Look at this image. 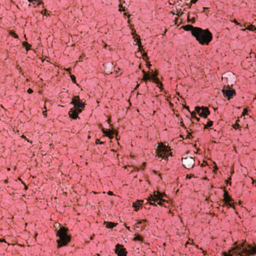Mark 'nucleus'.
<instances>
[{
  "label": "nucleus",
  "mask_w": 256,
  "mask_h": 256,
  "mask_svg": "<svg viewBox=\"0 0 256 256\" xmlns=\"http://www.w3.org/2000/svg\"><path fill=\"white\" fill-rule=\"evenodd\" d=\"M255 254L256 246H252L245 242L242 244L235 243L228 252H222V256H249Z\"/></svg>",
  "instance_id": "1"
},
{
  "label": "nucleus",
  "mask_w": 256,
  "mask_h": 256,
  "mask_svg": "<svg viewBox=\"0 0 256 256\" xmlns=\"http://www.w3.org/2000/svg\"><path fill=\"white\" fill-rule=\"evenodd\" d=\"M166 198H167V196L164 194L159 192H154V194H150L148 198L145 200H138L134 202L133 207L134 208L135 211L138 212L140 207L145 200L146 203L149 202L151 206H156L158 204L160 206L166 207V205L164 204V203L168 204Z\"/></svg>",
  "instance_id": "2"
},
{
  "label": "nucleus",
  "mask_w": 256,
  "mask_h": 256,
  "mask_svg": "<svg viewBox=\"0 0 256 256\" xmlns=\"http://www.w3.org/2000/svg\"><path fill=\"white\" fill-rule=\"evenodd\" d=\"M189 26L192 28V35L201 44H208L212 40V34L208 30H204L200 28H194L192 26Z\"/></svg>",
  "instance_id": "3"
},
{
  "label": "nucleus",
  "mask_w": 256,
  "mask_h": 256,
  "mask_svg": "<svg viewBox=\"0 0 256 256\" xmlns=\"http://www.w3.org/2000/svg\"><path fill=\"white\" fill-rule=\"evenodd\" d=\"M71 104H74V106L70 108L69 115L71 118L76 119L78 117V114L82 112L80 108L84 107V104L78 96H74L72 98Z\"/></svg>",
  "instance_id": "4"
},
{
  "label": "nucleus",
  "mask_w": 256,
  "mask_h": 256,
  "mask_svg": "<svg viewBox=\"0 0 256 256\" xmlns=\"http://www.w3.org/2000/svg\"><path fill=\"white\" fill-rule=\"evenodd\" d=\"M170 148L162 142L158 144L156 150V155L158 158H160L165 160H168V156H172V153L170 152Z\"/></svg>",
  "instance_id": "5"
},
{
  "label": "nucleus",
  "mask_w": 256,
  "mask_h": 256,
  "mask_svg": "<svg viewBox=\"0 0 256 256\" xmlns=\"http://www.w3.org/2000/svg\"><path fill=\"white\" fill-rule=\"evenodd\" d=\"M56 236L59 238L57 240L58 247L66 246L70 242V237L67 234V230L64 227L60 228L58 231Z\"/></svg>",
  "instance_id": "6"
},
{
  "label": "nucleus",
  "mask_w": 256,
  "mask_h": 256,
  "mask_svg": "<svg viewBox=\"0 0 256 256\" xmlns=\"http://www.w3.org/2000/svg\"><path fill=\"white\" fill-rule=\"evenodd\" d=\"M182 164L186 168L189 170L193 168L194 164V160L192 157L182 158Z\"/></svg>",
  "instance_id": "7"
},
{
  "label": "nucleus",
  "mask_w": 256,
  "mask_h": 256,
  "mask_svg": "<svg viewBox=\"0 0 256 256\" xmlns=\"http://www.w3.org/2000/svg\"><path fill=\"white\" fill-rule=\"evenodd\" d=\"M222 92L224 97L228 100L232 98L235 94V90L230 88L229 86L224 87L222 90Z\"/></svg>",
  "instance_id": "8"
},
{
  "label": "nucleus",
  "mask_w": 256,
  "mask_h": 256,
  "mask_svg": "<svg viewBox=\"0 0 256 256\" xmlns=\"http://www.w3.org/2000/svg\"><path fill=\"white\" fill-rule=\"evenodd\" d=\"M195 110L200 116L206 118L210 114V111L208 108L202 106H196Z\"/></svg>",
  "instance_id": "9"
},
{
  "label": "nucleus",
  "mask_w": 256,
  "mask_h": 256,
  "mask_svg": "<svg viewBox=\"0 0 256 256\" xmlns=\"http://www.w3.org/2000/svg\"><path fill=\"white\" fill-rule=\"evenodd\" d=\"M114 251L118 256H126L127 252L126 250L121 244H116Z\"/></svg>",
  "instance_id": "10"
},
{
  "label": "nucleus",
  "mask_w": 256,
  "mask_h": 256,
  "mask_svg": "<svg viewBox=\"0 0 256 256\" xmlns=\"http://www.w3.org/2000/svg\"><path fill=\"white\" fill-rule=\"evenodd\" d=\"M144 72V77H143V80L144 81H147L148 80H152L154 82L157 83L158 84L162 85V84H160L159 82V80L156 78L154 76H150V74L146 73L143 70Z\"/></svg>",
  "instance_id": "11"
},
{
  "label": "nucleus",
  "mask_w": 256,
  "mask_h": 256,
  "mask_svg": "<svg viewBox=\"0 0 256 256\" xmlns=\"http://www.w3.org/2000/svg\"><path fill=\"white\" fill-rule=\"evenodd\" d=\"M223 201L224 202H232L233 201V200L232 199V198H231L230 196L228 194V192L226 191H224V194Z\"/></svg>",
  "instance_id": "12"
},
{
  "label": "nucleus",
  "mask_w": 256,
  "mask_h": 256,
  "mask_svg": "<svg viewBox=\"0 0 256 256\" xmlns=\"http://www.w3.org/2000/svg\"><path fill=\"white\" fill-rule=\"evenodd\" d=\"M104 133L110 139L113 138H114L113 135L114 134V132H112L110 130H106L105 132H104Z\"/></svg>",
  "instance_id": "13"
},
{
  "label": "nucleus",
  "mask_w": 256,
  "mask_h": 256,
  "mask_svg": "<svg viewBox=\"0 0 256 256\" xmlns=\"http://www.w3.org/2000/svg\"><path fill=\"white\" fill-rule=\"evenodd\" d=\"M106 227L108 228H112L116 226V224L112 222H106Z\"/></svg>",
  "instance_id": "14"
},
{
  "label": "nucleus",
  "mask_w": 256,
  "mask_h": 256,
  "mask_svg": "<svg viewBox=\"0 0 256 256\" xmlns=\"http://www.w3.org/2000/svg\"><path fill=\"white\" fill-rule=\"evenodd\" d=\"M28 1L33 4L39 6L42 4V2L40 0H28Z\"/></svg>",
  "instance_id": "15"
},
{
  "label": "nucleus",
  "mask_w": 256,
  "mask_h": 256,
  "mask_svg": "<svg viewBox=\"0 0 256 256\" xmlns=\"http://www.w3.org/2000/svg\"><path fill=\"white\" fill-rule=\"evenodd\" d=\"M134 41L136 42L138 46V50L140 52H141V42L140 40L139 36H137L136 38H135Z\"/></svg>",
  "instance_id": "16"
},
{
  "label": "nucleus",
  "mask_w": 256,
  "mask_h": 256,
  "mask_svg": "<svg viewBox=\"0 0 256 256\" xmlns=\"http://www.w3.org/2000/svg\"><path fill=\"white\" fill-rule=\"evenodd\" d=\"M22 46L25 48L27 51L30 49V45L27 42H22Z\"/></svg>",
  "instance_id": "17"
},
{
  "label": "nucleus",
  "mask_w": 256,
  "mask_h": 256,
  "mask_svg": "<svg viewBox=\"0 0 256 256\" xmlns=\"http://www.w3.org/2000/svg\"><path fill=\"white\" fill-rule=\"evenodd\" d=\"M226 206L228 208H232L234 209V204L231 202H224V205L222 206Z\"/></svg>",
  "instance_id": "18"
},
{
  "label": "nucleus",
  "mask_w": 256,
  "mask_h": 256,
  "mask_svg": "<svg viewBox=\"0 0 256 256\" xmlns=\"http://www.w3.org/2000/svg\"><path fill=\"white\" fill-rule=\"evenodd\" d=\"M213 124V122L212 121V120H208L207 122H206V124H204V128H208L209 127H210L212 126Z\"/></svg>",
  "instance_id": "19"
},
{
  "label": "nucleus",
  "mask_w": 256,
  "mask_h": 256,
  "mask_svg": "<svg viewBox=\"0 0 256 256\" xmlns=\"http://www.w3.org/2000/svg\"><path fill=\"white\" fill-rule=\"evenodd\" d=\"M192 117L193 119L195 120L196 122H198L200 120V118H198L196 116V113L194 112L192 113Z\"/></svg>",
  "instance_id": "20"
},
{
  "label": "nucleus",
  "mask_w": 256,
  "mask_h": 256,
  "mask_svg": "<svg viewBox=\"0 0 256 256\" xmlns=\"http://www.w3.org/2000/svg\"><path fill=\"white\" fill-rule=\"evenodd\" d=\"M134 240L142 242V238L140 235H136L135 236V237L134 238Z\"/></svg>",
  "instance_id": "21"
},
{
  "label": "nucleus",
  "mask_w": 256,
  "mask_h": 256,
  "mask_svg": "<svg viewBox=\"0 0 256 256\" xmlns=\"http://www.w3.org/2000/svg\"><path fill=\"white\" fill-rule=\"evenodd\" d=\"M146 222V220H140L138 221L136 224H138V227L140 225L142 224L143 222Z\"/></svg>",
  "instance_id": "22"
},
{
  "label": "nucleus",
  "mask_w": 256,
  "mask_h": 256,
  "mask_svg": "<svg viewBox=\"0 0 256 256\" xmlns=\"http://www.w3.org/2000/svg\"><path fill=\"white\" fill-rule=\"evenodd\" d=\"M246 29L249 30L253 31L255 30V28L253 26L250 25L246 28Z\"/></svg>",
  "instance_id": "23"
},
{
  "label": "nucleus",
  "mask_w": 256,
  "mask_h": 256,
  "mask_svg": "<svg viewBox=\"0 0 256 256\" xmlns=\"http://www.w3.org/2000/svg\"><path fill=\"white\" fill-rule=\"evenodd\" d=\"M70 77H71V78H72V82H74V83H76V77L74 76H72V75H71Z\"/></svg>",
  "instance_id": "24"
},
{
  "label": "nucleus",
  "mask_w": 256,
  "mask_h": 256,
  "mask_svg": "<svg viewBox=\"0 0 256 256\" xmlns=\"http://www.w3.org/2000/svg\"><path fill=\"white\" fill-rule=\"evenodd\" d=\"M198 0H190V4H188L190 6L192 4H195L197 2Z\"/></svg>",
  "instance_id": "25"
},
{
  "label": "nucleus",
  "mask_w": 256,
  "mask_h": 256,
  "mask_svg": "<svg viewBox=\"0 0 256 256\" xmlns=\"http://www.w3.org/2000/svg\"><path fill=\"white\" fill-rule=\"evenodd\" d=\"M242 114V116H244L245 115H247V110L246 109H244Z\"/></svg>",
  "instance_id": "26"
},
{
  "label": "nucleus",
  "mask_w": 256,
  "mask_h": 256,
  "mask_svg": "<svg viewBox=\"0 0 256 256\" xmlns=\"http://www.w3.org/2000/svg\"><path fill=\"white\" fill-rule=\"evenodd\" d=\"M28 94H32L33 92V90L32 88H30L28 90Z\"/></svg>",
  "instance_id": "27"
},
{
  "label": "nucleus",
  "mask_w": 256,
  "mask_h": 256,
  "mask_svg": "<svg viewBox=\"0 0 256 256\" xmlns=\"http://www.w3.org/2000/svg\"><path fill=\"white\" fill-rule=\"evenodd\" d=\"M96 143L97 144H104V142H100V140H96Z\"/></svg>",
  "instance_id": "28"
},
{
  "label": "nucleus",
  "mask_w": 256,
  "mask_h": 256,
  "mask_svg": "<svg viewBox=\"0 0 256 256\" xmlns=\"http://www.w3.org/2000/svg\"><path fill=\"white\" fill-rule=\"evenodd\" d=\"M142 56L143 58H145L147 57V54L146 53L144 52L142 54Z\"/></svg>",
  "instance_id": "29"
},
{
  "label": "nucleus",
  "mask_w": 256,
  "mask_h": 256,
  "mask_svg": "<svg viewBox=\"0 0 256 256\" xmlns=\"http://www.w3.org/2000/svg\"><path fill=\"white\" fill-rule=\"evenodd\" d=\"M46 10H44V12L42 11V12H41V14H43L44 16V15H46Z\"/></svg>",
  "instance_id": "30"
},
{
  "label": "nucleus",
  "mask_w": 256,
  "mask_h": 256,
  "mask_svg": "<svg viewBox=\"0 0 256 256\" xmlns=\"http://www.w3.org/2000/svg\"><path fill=\"white\" fill-rule=\"evenodd\" d=\"M238 127H239V124H236L234 126V128H235V129H236V128H238Z\"/></svg>",
  "instance_id": "31"
},
{
  "label": "nucleus",
  "mask_w": 256,
  "mask_h": 256,
  "mask_svg": "<svg viewBox=\"0 0 256 256\" xmlns=\"http://www.w3.org/2000/svg\"><path fill=\"white\" fill-rule=\"evenodd\" d=\"M108 195H110V196H112V195H114L113 192H111V191H108Z\"/></svg>",
  "instance_id": "32"
},
{
  "label": "nucleus",
  "mask_w": 256,
  "mask_h": 256,
  "mask_svg": "<svg viewBox=\"0 0 256 256\" xmlns=\"http://www.w3.org/2000/svg\"><path fill=\"white\" fill-rule=\"evenodd\" d=\"M13 36L14 38H18V36L16 34H14Z\"/></svg>",
  "instance_id": "33"
},
{
  "label": "nucleus",
  "mask_w": 256,
  "mask_h": 256,
  "mask_svg": "<svg viewBox=\"0 0 256 256\" xmlns=\"http://www.w3.org/2000/svg\"><path fill=\"white\" fill-rule=\"evenodd\" d=\"M234 23H236V24H238V22L236 21V20H234Z\"/></svg>",
  "instance_id": "34"
},
{
  "label": "nucleus",
  "mask_w": 256,
  "mask_h": 256,
  "mask_svg": "<svg viewBox=\"0 0 256 256\" xmlns=\"http://www.w3.org/2000/svg\"><path fill=\"white\" fill-rule=\"evenodd\" d=\"M207 8H204V9H207Z\"/></svg>",
  "instance_id": "35"
},
{
  "label": "nucleus",
  "mask_w": 256,
  "mask_h": 256,
  "mask_svg": "<svg viewBox=\"0 0 256 256\" xmlns=\"http://www.w3.org/2000/svg\"><path fill=\"white\" fill-rule=\"evenodd\" d=\"M186 1H188L189 0H186Z\"/></svg>",
  "instance_id": "36"
}]
</instances>
